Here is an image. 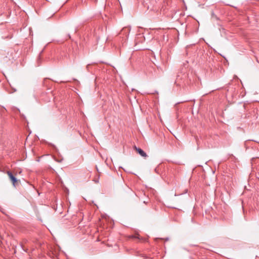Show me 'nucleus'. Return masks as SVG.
I'll return each mask as SVG.
<instances>
[{
    "instance_id": "obj_5",
    "label": "nucleus",
    "mask_w": 259,
    "mask_h": 259,
    "mask_svg": "<svg viewBox=\"0 0 259 259\" xmlns=\"http://www.w3.org/2000/svg\"><path fill=\"white\" fill-rule=\"evenodd\" d=\"M133 237H134V238H139V235H138V236H133Z\"/></svg>"
},
{
    "instance_id": "obj_6",
    "label": "nucleus",
    "mask_w": 259,
    "mask_h": 259,
    "mask_svg": "<svg viewBox=\"0 0 259 259\" xmlns=\"http://www.w3.org/2000/svg\"><path fill=\"white\" fill-rule=\"evenodd\" d=\"M68 36H69V38H71V36H70V35L69 34L68 35Z\"/></svg>"
},
{
    "instance_id": "obj_1",
    "label": "nucleus",
    "mask_w": 259,
    "mask_h": 259,
    "mask_svg": "<svg viewBox=\"0 0 259 259\" xmlns=\"http://www.w3.org/2000/svg\"><path fill=\"white\" fill-rule=\"evenodd\" d=\"M7 174L8 175L10 179L12 181V182L13 183V185L14 187H15L16 185L18 182L17 179H16V178L15 176H13V175L10 171H7Z\"/></svg>"
},
{
    "instance_id": "obj_2",
    "label": "nucleus",
    "mask_w": 259,
    "mask_h": 259,
    "mask_svg": "<svg viewBox=\"0 0 259 259\" xmlns=\"http://www.w3.org/2000/svg\"><path fill=\"white\" fill-rule=\"evenodd\" d=\"M134 149L142 157L146 158L147 157V154L141 148L137 147L136 146L134 147Z\"/></svg>"
},
{
    "instance_id": "obj_3",
    "label": "nucleus",
    "mask_w": 259,
    "mask_h": 259,
    "mask_svg": "<svg viewBox=\"0 0 259 259\" xmlns=\"http://www.w3.org/2000/svg\"><path fill=\"white\" fill-rule=\"evenodd\" d=\"M131 30V28L130 27H124L123 28L120 32L121 34H125L126 36H127Z\"/></svg>"
},
{
    "instance_id": "obj_4",
    "label": "nucleus",
    "mask_w": 259,
    "mask_h": 259,
    "mask_svg": "<svg viewBox=\"0 0 259 259\" xmlns=\"http://www.w3.org/2000/svg\"><path fill=\"white\" fill-rule=\"evenodd\" d=\"M149 199H147L146 200H144L143 201V203H145V204H147V203H149Z\"/></svg>"
}]
</instances>
